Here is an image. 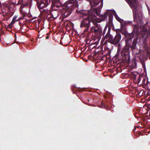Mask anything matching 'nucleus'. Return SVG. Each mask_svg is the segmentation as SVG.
<instances>
[{
    "instance_id": "f257e3e1",
    "label": "nucleus",
    "mask_w": 150,
    "mask_h": 150,
    "mask_svg": "<svg viewBox=\"0 0 150 150\" xmlns=\"http://www.w3.org/2000/svg\"><path fill=\"white\" fill-rule=\"evenodd\" d=\"M91 31L97 35L100 34L102 33V29L98 25L92 27L91 28Z\"/></svg>"
},
{
    "instance_id": "f03ea898",
    "label": "nucleus",
    "mask_w": 150,
    "mask_h": 150,
    "mask_svg": "<svg viewBox=\"0 0 150 150\" xmlns=\"http://www.w3.org/2000/svg\"><path fill=\"white\" fill-rule=\"evenodd\" d=\"M131 8H135L138 5L137 0H127Z\"/></svg>"
},
{
    "instance_id": "7ed1b4c3",
    "label": "nucleus",
    "mask_w": 150,
    "mask_h": 150,
    "mask_svg": "<svg viewBox=\"0 0 150 150\" xmlns=\"http://www.w3.org/2000/svg\"><path fill=\"white\" fill-rule=\"evenodd\" d=\"M121 38V35L120 34L117 35L113 40V44H117L120 41Z\"/></svg>"
},
{
    "instance_id": "20e7f679",
    "label": "nucleus",
    "mask_w": 150,
    "mask_h": 150,
    "mask_svg": "<svg viewBox=\"0 0 150 150\" xmlns=\"http://www.w3.org/2000/svg\"><path fill=\"white\" fill-rule=\"evenodd\" d=\"M90 21L88 19L86 18L84 19L81 23L80 26L81 28L83 27H88Z\"/></svg>"
},
{
    "instance_id": "39448f33",
    "label": "nucleus",
    "mask_w": 150,
    "mask_h": 150,
    "mask_svg": "<svg viewBox=\"0 0 150 150\" xmlns=\"http://www.w3.org/2000/svg\"><path fill=\"white\" fill-rule=\"evenodd\" d=\"M91 11V12L90 13L91 14V16H89V17H90V18H93L94 17L96 16L98 14V12L97 11L96 9H94Z\"/></svg>"
},
{
    "instance_id": "423d86ee",
    "label": "nucleus",
    "mask_w": 150,
    "mask_h": 150,
    "mask_svg": "<svg viewBox=\"0 0 150 150\" xmlns=\"http://www.w3.org/2000/svg\"><path fill=\"white\" fill-rule=\"evenodd\" d=\"M105 38L108 39V41L111 44H112L113 39L112 35L109 34H107L105 36Z\"/></svg>"
},
{
    "instance_id": "0eeeda50",
    "label": "nucleus",
    "mask_w": 150,
    "mask_h": 150,
    "mask_svg": "<svg viewBox=\"0 0 150 150\" xmlns=\"http://www.w3.org/2000/svg\"><path fill=\"white\" fill-rule=\"evenodd\" d=\"M91 12V10L89 11L87 10H82L81 11L80 13L84 16L88 15V17L91 16L90 14Z\"/></svg>"
},
{
    "instance_id": "6e6552de",
    "label": "nucleus",
    "mask_w": 150,
    "mask_h": 150,
    "mask_svg": "<svg viewBox=\"0 0 150 150\" xmlns=\"http://www.w3.org/2000/svg\"><path fill=\"white\" fill-rule=\"evenodd\" d=\"M38 6L39 9H42L45 6V4L43 3H42L38 4Z\"/></svg>"
},
{
    "instance_id": "1a4fd4ad",
    "label": "nucleus",
    "mask_w": 150,
    "mask_h": 150,
    "mask_svg": "<svg viewBox=\"0 0 150 150\" xmlns=\"http://www.w3.org/2000/svg\"><path fill=\"white\" fill-rule=\"evenodd\" d=\"M115 18L119 22H122V19H121V18H120L118 16H115Z\"/></svg>"
},
{
    "instance_id": "9d476101",
    "label": "nucleus",
    "mask_w": 150,
    "mask_h": 150,
    "mask_svg": "<svg viewBox=\"0 0 150 150\" xmlns=\"http://www.w3.org/2000/svg\"><path fill=\"white\" fill-rule=\"evenodd\" d=\"M15 20H14L13 19L12 21H11L10 24H9V26H10L11 27L12 25L14 23H15Z\"/></svg>"
},
{
    "instance_id": "9b49d317",
    "label": "nucleus",
    "mask_w": 150,
    "mask_h": 150,
    "mask_svg": "<svg viewBox=\"0 0 150 150\" xmlns=\"http://www.w3.org/2000/svg\"><path fill=\"white\" fill-rule=\"evenodd\" d=\"M23 2V0H19L18 3L17 4V5H19L20 4H22Z\"/></svg>"
},
{
    "instance_id": "f8f14e48",
    "label": "nucleus",
    "mask_w": 150,
    "mask_h": 150,
    "mask_svg": "<svg viewBox=\"0 0 150 150\" xmlns=\"http://www.w3.org/2000/svg\"><path fill=\"white\" fill-rule=\"evenodd\" d=\"M142 66L144 69L145 70L146 69V66H145V63L144 62H142Z\"/></svg>"
},
{
    "instance_id": "ddd939ff",
    "label": "nucleus",
    "mask_w": 150,
    "mask_h": 150,
    "mask_svg": "<svg viewBox=\"0 0 150 150\" xmlns=\"http://www.w3.org/2000/svg\"><path fill=\"white\" fill-rule=\"evenodd\" d=\"M27 5L26 4H23L21 5L20 8L21 9L22 8V9L25 6Z\"/></svg>"
},
{
    "instance_id": "4468645a",
    "label": "nucleus",
    "mask_w": 150,
    "mask_h": 150,
    "mask_svg": "<svg viewBox=\"0 0 150 150\" xmlns=\"http://www.w3.org/2000/svg\"><path fill=\"white\" fill-rule=\"evenodd\" d=\"M17 18V16H15L13 17V19L14 20H16V19Z\"/></svg>"
},
{
    "instance_id": "2eb2a0df",
    "label": "nucleus",
    "mask_w": 150,
    "mask_h": 150,
    "mask_svg": "<svg viewBox=\"0 0 150 150\" xmlns=\"http://www.w3.org/2000/svg\"><path fill=\"white\" fill-rule=\"evenodd\" d=\"M55 1L57 3H58L59 2V0H55Z\"/></svg>"
},
{
    "instance_id": "dca6fc26",
    "label": "nucleus",
    "mask_w": 150,
    "mask_h": 150,
    "mask_svg": "<svg viewBox=\"0 0 150 150\" xmlns=\"http://www.w3.org/2000/svg\"><path fill=\"white\" fill-rule=\"evenodd\" d=\"M22 19V18H20L18 19V20H21V19Z\"/></svg>"
},
{
    "instance_id": "f3484780",
    "label": "nucleus",
    "mask_w": 150,
    "mask_h": 150,
    "mask_svg": "<svg viewBox=\"0 0 150 150\" xmlns=\"http://www.w3.org/2000/svg\"><path fill=\"white\" fill-rule=\"evenodd\" d=\"M22 11H21L20 12L21 13V12H22Z\"/></svg>"
}]
</instances>
